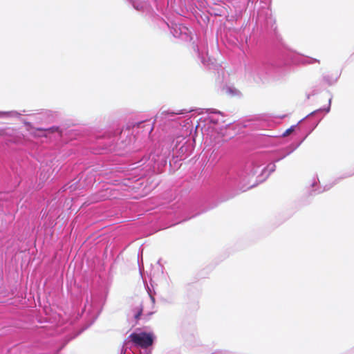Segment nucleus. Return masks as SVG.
<instances>
[{"instance_id": "1", "label": "nucleus", "mask_w": 354, "mask_h": 354, "mask_svg": "<svg viewBox=\"0 0 354 354\" xmlns=\"http://www.w3.org/2000/svg\"><path fill=\"white\" fill-rule=\"evenodd\" d=\"M131 341L136 346L143 348H147L151 346L153 342V335L151 333H133L129 335Z\"/></svg>"}, {"instance_id": "2", "label": "nucleus", "mask_w": 354, "mask_h": 354, "mask_svg": "<svg viewBox=\"0 0 354 354\" xmlns=\"http://www.w3.org/2000/svg\"><path fill=\"white\" fill-rule=\"evenodd\" d=\"M36 130L39 131H47L50 133H53L55 132L59 131V127H52L48 129L37 128Z\"/></svg>"}, {"instance_id": "3", "label": "nucleus", "mask_w": 354, "mask_h": 354, "mask_svg": "<svg viewBox=\"0 0 354 354\" xmlns=\"http://www.w3.org/2000/svg\"><path fill=\"white\" fill-rule=\"evenodd\" d=\"M161 113L165 115H174L183 114V113H184V112L183 111H177L176 112L170 111H162Z\"/></svg>"}, {"instance_id": "4", "label": "nucleus", "mask_w": 354, "mask_h": 354, "mask_svg": "<svg viewBox=\"0 0 354 354\" xmlns=\"http://www.w3.org/2000/svg\"><path fill=\"white\" fill-rule=\"evenodd\" d=\"M142 311H143V309L142 307H138L137 309H136V312L135 313V319L136 320H138L140 319V315H142Z\"/></svg>"}, {"instance_id": "5", "label": "nucleus", "mask_w": 354, "mask_h": 354, "mask_svg": "<svg viewBox=\"0 0 354 354\" xmlns=\"http://www.w3.org/2000/svg\"><path fill=\"white\" fill-rule=\"evenodd\" d=\"M294 131V127H291L290 128L288 129L283 133V136L286 137L289 136L292 131Z\"/></svg>"}, {"instance_id": "6", "label": "nucleus", "mask_w": 354, "mask_h": 354, "mask_svg": "<svg viewBox=\"0 0 354 354\" xmlns=\"http://www.w3.org/2000/svg\"><path fill=\"white\" fill-rule=\"evenodd\" d=\"M3 130H0V136H3Z\"/></svg>"}]
</instances>
